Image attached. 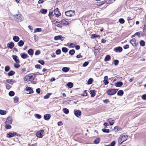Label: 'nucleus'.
<instances>
[{
  "mask_svg": "<svg viewBox=\"0 0 146 146\" xmlns=\"http://www.w3.org/2000/svg\"><path fill=\"white\" fill-rule=\"evenodd\" d=\"M115 142L114 141H113L110 145V146H114L115 144Z\"/></svg>",
  "mask_w": 146,
  "mask_h": 146,
  "instance_id": "nucleus-63",
  "label": "nucleus"
},
{
  "mask_svg": "<svg viewBox=\"0 0 146 146\" xmlns=\"http://www.w3.org/2000/svg\"><path fill=\"white\" fill-rule=\"evenodd\" d=\"M111 59L110 56L108 55L106 56L104 59V60L105 62L109 61Z\"/></svg>",
  "mask_w": 146,
  "mask_h": 146,
  "instance_id": "nucleus-19",
  "label": "nucleus"
},
{
  "mask_svg": "<svg viewBox=\"0 0 146 146\" xmlns=\"http://www.w3.org/2000/svg\"><path fill=\"white\" fill-rule=\"evenodd\" d=\"M119 60H114V64L115 66H117L119 63Z\"/></svg>",
  "mask_w": 146,
  "mask_h": 146,
  "instance_id": "nucleus-48",
  "label": "nucleus"
},
{
  "mask_svg": "<svg viewBox=\"0 0 146 146\" xmlns=\"http://www.w3.org/2000/svg\"><path fill=\"white\" fill-rule=\"evenodd\" d=\"M123 94V92L122 90H119L117 93V95L120 96H122Z\"/></svg>",
  "mask_w": 146,
  "mask_h": 146,
  "instance_id": "nucleus-24",
  "label": "nucleus"
},
{
  "mask_svg": "<svg viewBox=\"0 0 146 146\" xmlns=\"http://www.w3.org/2000/svg\"><path fill=\"white\" fill-rule=\"evenodd\" d=\"M13 16L15 17V19L18 22H21L23 19V16L19 13L14 15Z\"/></svg>",
  "mask_w": 146,
  "mask_h": 146,
  "instance_id": "nucleus-3",
  "label": "nucleus"
},
{
  "mask_svg": "<svg viewBox=\"0 0 146 146\" xmlns=\"http://www.w3.org/2000/svg\"><path fill=\"white\" fill-rule=\"evenodd\" d=\"M86 90H85L84 93L81 95L82 96H86L87 95V93L86 92Z\"/></svg>",
  "mask_w": 146,
  "mask_h": 146,
  "instance_id": "nucleus-64",
  "label": "nucleus"
},
{
  "mask_svg": "<svg viewBox=\"0 0 146 146\" xmlns=\"http://www.w3.org/2000/svg\"><path fill=\"white\" fill-rule=\"evenodd\" d=\"M42 31L40 28H37L34 29V33H36L37 32H41Z\"/></svg>",
  "mask_w": 146,
  "mask_h": 146,
  "instance_id": "nucleus-32",
  "label": "nucleus"
},
{
  "mask_svg": "<svg viewBox=\"0 0 146 146\" xmlns=\"http://www.w3.org/2000/svg\"><path fill=\"white\" fill-rule=\"evenodd\" d=\"M67 85V86L70 88H72L73 86V84L71 82H69L68 83Z\"/></svg>",
  "mask_w": 146,
  "mask_h": 146,
  "instance_id": "nucleus-29",
  "label": "nucleus"
},
{
  "mask_svg": "<svg viewBox=\"0 0 146 146\" xmlns=\"http://www.w3.org/2000/svg\"><path fill=\"white\" fill-rule=\"evenodd\" d=\"M21 56L22 58L25 59L27 58L28 55L27 54H25V53H23L21 55Z\"/></svg>",
  "mask_w": 146,
  "mask_h": 146,
  "instance_id": "nucleus-26",
  "label": "nucleus"
},
{
  "mask_svg": "<svg viewBox=\"0 0 146 146\" xmlns=\"http://www.w3.org/2000/svg\"><path fill=\"white\" fill-rule=\"evenodd\" d=\"M24 44V42L22 40H20L18 42V45L20 47L22 46Z\"/></svg>",
  "mask_w": 146,
  "mask_h": 146,
  "instance_id": "nucleus-23",
  "label": "nucleus"
},
{
  "mask_svg": "<svg viewBox=\"0 0 146 146\" xmlns=\"http://www.w3.org/2000/svg\"><path fill=\"white\" fill-rule=\"evenodd\" d=\"M89 64L88 62H86L84 63L83 64V66L84 67H86Z\"/></svg>",
  "mask_w": 146,
  "mask_h": 146,
  "instance_id": "nucleus-59",
  "label": "nucleus"
},
{
  "mask_svg": "<svg viewBox=\"0 0 146 146\" xmlns=\"http://www.w3.org/2000/svg\"><path fill=\"white\" fill-rule=\"evenodd\" d=\"M14 44L13 42L9 43L7 44V47L10 49H12L14 46Z\"/></svg>",
  "mask_w": 146,
  "mask_h": 146,
  "instance_id": "nucleus-13",
  "label": "nucleus"
},
{
  "mask_svg": "<svg viewBox=\"0 0 146 146\" xmlns=\"http://www.w3.org/2000/svg\"><path fill=\"white\" fill-rule=\"evenodd\" d=\"M108 121L111 125H112L114 123L113 120H112L111 119H109L108 120Z\"/></svg>",
  "mask_w": 146,
  "mask_h": 146,
  "instance_id": "nucleus-35",
  "label": "nucleus"
},
{
  "mask_svg": "<svg viewBox=\"0 0 146 146\" xmlns=\"http://www.w3.org/2000/svg\"><path fill=\"white\" fill-rule=\"evenodd\" d=\"M13 39L15 41L17 42L19 40V38L18 36H15L13 37Z\"/></svg>",
  "mask_w": 146,
  "mask_h": 146,
  "instance_id": "nucleus-18",
  "label": "nucleus"
},
{
  "mask_svg": "<svg viewBox=\"0 0 146 146\" xmlns=\"http://www.w3.org/2000/svg\"><path fill=\"white\" fill-rule=\"evenodd\" d=\"M51 95L50 93H48L47 95L44 96V99H48Z\"/></svg>",
  "mask_w": 146,
  "mask_h": 146,
  "instance_id": "nucleus-47",
  "label": "nucleus"
},
{
  "mask_svg": "<svg viewBox=\"0 0 146 146\" xmlns=\"http://www.w3.org/2000/svg\"><path fill=\"white\" fill-rule=\"evenodd\" d=\"M146 32V22L144 24V27H143V32Z\"/></svg>",
  "mask_w": 146,
  "mask_h": 146,
  "instance_id": "nucleus-62",
  "label": "nucleus"
},
{
  "mask_svg": "<svg viewBox=\"0 0 146 146\" xmlns=\"http://www.w3.org/2000/svg\"><path fill=\"white\" fill-rule=\"evenodd\" d=\"M136 40L134 38H132L130 41V43L133 46L136 45L135 44Z\"/></svg>",
  "mask_w": 146,
  "mask_h": 146,
  "instance_id": "nucleus-20",
  "label": "nucleus"
},
{
  "mask_svg": "<svg viewBox=\"0 0 146 146\" xmlns=\"http://www.w3.org/2000/svg\"><path fill=\"white\" fill-rule=\"evenodd\" d=\"M6 113V111L1 110H0V114L2 115H5Z\"/></svg>",
  "mask_w": 146,
  "mask_h": 146,
  "instance_id": "nucleus-37",
  "label": "nucleus"
},
{
  "mask_svg": "<svg viewBox=\"0 0 146 146\" xmlns=\"http://www.w3.org/2000/svg\"><path fill=\"white\" fill-rule=\"evenodd\" d=\"M93 81V79L92 78H89L87 82V84H92V82Z\"/></svg>",
  "mask_w": 146,
  "mask_h": 146,
  "instance_id": "nucleus-39",
  "label": "nucleus"
},
{
  "mask_svg": "<svg viewBox=\"0 0 146 146\" xmlns=\"http://www.w3.org/2000/svg\"><path fill=\"white\" fill-rule=\"evenodd\" d=\"M119 22L121 24H123L125 22V21L123 19L120 18L119 19Z\"/></svg>",
  "mask_w": 146,
  "mask_h": 146,
  "instance_id": "nucleus-46",
  "label": "nucleus"
},
{
  "mask_svg": "<svg viewBox=\"0 0 146 146\" xmlns=\"http://www.w3.org/2000/svg\"><path fill=\"white\" fill-rule=\"evenodd\" d=\"M140 45L142 46H143L145 45V42L144 41L141 40L140 42Z\"/></svg>",
  "mask_w": 146,
  "mask_h": 146,
  "instance_id": "nucleus-43",
  "label": "nucleus"
},
{
  "mask_svg": "<svg viewBox=\"0 0 146 146\" xmlns=\"http://www.w3.org/2000/svg\"><path fill=\"white\" fill-rule=\"evenodd\" d=\"M76 44V42L70 43V46L71 47L74 48V46H75Z\"/></svg>",
  "mask_w": 146,
  "mask_h": 146,
  "instance_id": "nucleus-51",
  "label": "nucleus"
},
{
  "mask_svg": "<svg viewBox=\"0 0 146 146\" xmlns=\"http://www.w3.org/2000/svg\"><path fill=\"white\" fill-rule=\"evenodd\" d=\"M74 112L75 115L77 117L80 116L81 115V111L80 110H75Z\"/></svg>",
  "mask_w": 146,
  "mask_h": 146,
  "instance_id": "nucleus-8",
  "label": "nucleus"
},
{
  "mask_svg": "<svg viewBox=\"0 0 146 146\" xmlns=\"http://www.w3.org/2000/svg\"><path fill=\"white\" fill-rule=\"evenodd\" d=\"M54 15L56 17H58L61 15L59 11H58V8H57L54 9Z\"/></svg>",
  "mask_w": 146,
  "mask_h": 146,
  "instance_id": "nucleus-7",
  "label": "nucleus"
},
{
  "mask_svg": "<svg viewBox=\"0 0 146 146\" xmlns=\"http://www.w3.org/2000/svg\"><path fill=\"white\" fill-rule=\"evenodd\" d=\"M60 35L55 36L54 38V39L56 40L60 39Z\"/></svg>",
  "mask_w": 146,
  "mask_h": 146,
  "instance_id": "nucleus-54",
  "label": "nucleus"
},
{
  "mask_svg": "<svg viewBox=\"0 0 146 146\" xmlns=\"http://www.w3.org/2000/svg\"><path fill=\"white\" fill-rule=\"evenodd\" d=\"M12 122V117H7L6 121L5 122V124H11Z\"/></svg>",
  "mask_w": 146,
  "mask_h": 146,
  "instance_id": "nucleus-9",
  "label": "nucleus"
},
{
  "mask_svg": "<svg viewBox=\"0 0 146 146\" xmlns=\"http://www.w3.org/2000/svg\"><path fill=\"white\" fill-rule=\"evenodd\" d=\"M5 127L7 129H10L11 128V126L9 125V124H5Z\"/></svg>",
  "mask_w": 146,
  "mask_h": 146,
  "instance_id": "nucleus-49",
  "label": "nucleus"
},
{
  "mask_svg": "<svg viewBox=\"0 0 146 146\" xmlns=\"http://www.w3.org/2000/svg\"><path fill=\"white\" fill-rule=\"evenodd\" d=\"M15 74V72L13 70H11L8 73V75L9 76H12L14 75Z\"/></svg>",
  "mask_w": 146,
  "mask_h": 146,
  "instance_id": "nucleus-25",
  "label": "nucleus"
},
{
  "mask_svg": "<svg viewBox=\"0 0 146 146\" xmlns=\"http://www.w3.org/2000/svg\"><path fill=\"white\" fill-rule=\"evenodd\" d=\"M62 70L63 72H66L69 71V68L66 67H64L62 68Z\"/></svg>",
  "mask_w": 146,
  "mask_h": 146,
  "instance_id": "nucleus-27",
  "label": "nucleus"
},
{
  "mask_svg": "<svg viewBox=\"0 0 146 146\" xmlns=\"http://www.w3.org/2000/svg\"><path fill=\"white\" fill-rule=\"evenodd\" d=\"M118 90V89H109L107 91V93L108 95L111 96L115 94Z\"/></svg>",
  "mask_w": 146,
  "mask_h": 146,
  "instance_id": "nucleus-4",
  "label": "nucleus"
},
{
  "mask_svg": "<svg viewBox=\"0 0 146 146\" xmlns=\"http://www.w3.org/2000/svg\"><path fill=\"white\" fill-rule=\"evenodd\" d=\"M35 116L38 119H40L41 118V115L38 114H35Z\"/></svg>",
  "mask_w": 146,
  "mask_h": 146,
  "instance_id": "nucleus-55",
  "label": "nucleus"
},
{
  "mask_svg": "<svg viewBox=\"0 0 146 146\" xmlns=\"http://www.w3.org/2000/svg\"><path fill=\"white\" fill-rule=\"evenodd\" d=\"M47 11V10L45 9H42L40 11V12L42 14H46Z\"/></svg>",
  "mask_w": 146,
  "mask_h": 146,
  "instance_id": "nucleus-28",
  "label": "nucleus"
},
{
  "mask_svg": "<svg viewBox=\"0 0 146 146\" xmlns=\"http://www.w3.org/2000/svg\"><path fill=\"white\" fill-rule=\"evenodd\" d=\"M128 136L127 135H120L119 139L118 140V143L121 144L123 141H126L128 139Z\"/></svg>",
  "mask_w": 146,
  "mask_h": 146,
  "instance_id": "nucleus-2",
  "label": "nucleus"
},
{
  "mask_svg": "<svg viewBox=\"0 0 146 146\" xmlns=\"http://www.w3.org/2000/svg\"><path fill=\"white\" fill-rule=\"evenodd\" d=\"M61 51L60 49H58L56 51V53L57 55H59L61 53Z\"/></svg>",
  "mask_w": 146,
  "mask_h": 146,
  "instance_id": "nucleus-50",
  "label": "nucleus"
},
{
  "mask_svg": "<svg viewBox=\"0 0 146 146\" xmlns=\"http://www.w3.org/2000/svg\"><path fill=\"white\" fill-rule=\"evenodd\" d=\"M35 78V76L34 74H30L25 76L24 80L27 82L32 81L34 80Z\"/></svg>",
  "mask_w": 146,
  "mask_h": 146,
  "instance_id": "nucleus-1",
  "label": "nucleus"
},
{
  "mask_svg": "<svg viewBox=\"0 0 146 146\" xmlns=\"http://www.w3.org/2000/svg\"><path fill=\"white\" fill-rule=\"evenodd\" d=\"M26 91L28 92L27 93L31 94L33 92V90L31 87H27L26 88Z\"/></svg>",
  "mask_w": 146,
  "mask_h": 146,
  "instance_id": "nucleus-10",
  "label": "nucleus"
},
{
  "mask_svg": "<svg viewBox=\"0 0 146 146\" xmlns=\"http://www.w3.org/2000/svg\"><path fill=\"white\" fill-rule=\"evenodd\" d=\"M28 54L32 56L33 54L34 51L32 49H30L27 51Z\"/></svg>",
  "mask_w": 146,
  "mask_h": 146,
  "instance_id": "nucleus-16",
  "label": "nucleus"
},
{
  "mask_svg": "<svg viewBox=\"0 0 146 146\" xmlns=\"http://www.w3.org/2000/svg\"><path fill=\"white\" fill-rule=\"evenodd\" d=\"M10 69V67L9 66H6L5 67V70L6 72H8Z\"/></svg>",
  "mask_w": 146,
  "mask_h": 146,
  "instance_id": "nucleus-44",
  "label": "nucleus"
},
{
  "mask_svg": "<svg viewBox=\"0 0 146 146\" xmlns=\"http://www.w3.org/2000/svg\"><path fill=\"white\" fill-rule=\"evenodd\" d=\"M90 93L91 95V97H94L95 96V92L94 90H91L90 91Z\"/></svg>",
  "mask_w": 146,
  "mask_h": 146,
  "instance_id": "nucleus-22",
  "label": "nucleus"
},
{
  "mask_svg": "<svg viewBox=\"0 0 146 146\" xmlns=\"http://www.w3.org/2000/svg\"><path fill=\"white\" fill-rule=\"evenodd\" d=\"M114 50L116 52H121L122 51V49L121 47L119 46L115 48Z\"/></svg>",
  "mask_w": 146,
  "mask_h": 146,
  "instance_id": "nucleus-12",
  "label": "nucleus"
},
{
  "mask_svg": "<svg viewBox=\"0 0 146 146\" xmlns=\"http://www.w3.org/2000/svg\"><path fill=\"white\" fill-rule=\"evenodd\" d=\"M6 88L8 90L11 87V86L8 84H6Z\"/></svg>",
  "mask_w": 146,
  "mask_h": 146,
  "instance_id": "nucleus-61",
  "label": "nucleus"
},
{
  "mask_svg": "<svg viewBox=\"0 0 146 146\" xmlns=\"http://www.w3.org/2000/svg\"><path fill=\"white\" fill-rule=\"evenodd\" d=\"M62 51L64 52H66L68 51V49L66 47H63L62 48Z\"/></svg>",
  "mask_w": 146,
  "mask_h": 146,
  "instance_id": "nucleus-41",
  "label": "nucleus"
},
{
  "mask_svg": "<svg viewBox=\"0 0 146 146\" xmlns=\"http://www.w3.org/2000/svg\"><path fill=\"white\" fill-rule=\"evenodd\" d=\"M44 130H42L39 131H38L36 133V136L40 138H42L43 137L42 134L44 132Z\"/></svg>",
  "mask_w": 146,
  "mask_h": 146,
  "instance_id": "nucleus-6",
  "label": "nucleus"
},
{
  "mask_svg": "<svg viewBox=\"0 0 146 146\" xmlns=\"http://www.w3.org/2000/svg\"><path fill=\"white\" fill-rule=\"evenodd\" d=\"M9 95L10 96H13L15 95V93L13 91H11L9 92Z\"/></svg>",
  "mask_w": 146,
  "mask_h": 146,
  "instance_id": "nucleus-42",
  "label": "nucleus"
},
{
  "mask_svg": "<svg viewBox=\"0 0 146 146\" xmlns=\"http://www.w3.org/2000/svg\"><path fill=\"white\" fill-rule=\"evenodd\" d=\"M6 82L11 84H13L15 82V81L12 79H7L6 80Z\"/></svg>",
  "mask_w": 146,
  "mask_h": 146,
  "instance_id": "nucleus-15",
  "label": "nucleus"
},
{
  "mask_svg": "<svg viewBox=\"0 0 146 146\" xmlns=\"http://www.w3.org/2000/svg\"><path fill=\"white\" fill-rule=\"evenodd\" d=\"M14 136H17V137H19V136H21V135L20 134H19L18 133H17L16 132H14Z\"/></svg>",
  "mask_w": 146,
  "mask_h": 146,
  "instance_id": "nucleus-60",
  "label": "nucleus"
},
{
  "mask_svg": "<svg viewBox=\"0 0 146 146\" xmlns=\"http://www.w3.org/2000/svg\"><path fill=\"white\" fill-rule=\"evenodd\" d=\"M75 52V51L74 49L70 50L69 52V54L72 55H73L74 54Z\"/></svg>",
  "mask_w": 146,
  "mask_h": 146,
  "instance_id": "nucleus-40",
  "label": "nucleus"
},
{
  "mask_svg": "<svg viewBox=\"0 0 146 146\" xmlns=\"http://www.w3.org/2000/svg\"><path fill=\"white\" fill-rule=\"evenodd\" d=\"M18 63H15L14 64V66L16 68H18L20 66V65L18 64Z\"/></svg>",
  "mask_w": 146,
  "mask_h": 146,
  "instance_id": "nucleus-53",
  "label": "nucleus"
},
{
  "mask_svg": "<svg viewBox=\"0 0 146 146\" xmlns=\"http://www.w3.org/2000/svg\"><path fill=\"white\" fill-rule=\"evenodd\" d=\"M142 98L144 100H146V94L143 95L141 96Z\"/></svg>",
  "mask_w": 146,
  "mask_h": 146,
  "instance_id": "nucleus-57",
  "label": "nucleus"
},
{
  "mask_svg": "<svg viewBox=\"0 0 146 146\" xmlns=\"http://www.w3.org/2000/svg\"><path fill=\"white\" fill-rule=\"evenodd\" d=\"M63 110L64 112L66 114H67L69 113V110L67 108H64L63 109Z\"/></svg>",
  "mask_w": 146,
  "mask_h": 146,
  "instance_id": "nucleus-33",
  "label": "nucleus"
},
{
  "mask_svg": "<svg viewBox=\"0 0 146 146\" xmlns=\"http://www.w3.org/2000/svg\"><path fill=\"white\" fill-rule=\"evenodd\" d=\"M14 101L15 103H17L18 101L19 98L17 97H15L13 98Z\"/></svg>",
  "mask_w": 146,
  "mask_h": 146,
  "instance_id": "nucleus-45",
  "label": "nucleus"
},
{
  "mask_svg": "<svg viewBox=\"0 0 146 146\" xmlns=\"http://www.w3.org/2000/svg\"><path fill=\"white\" fill-rule=\"evenodd\" d=\"M40 52L39 50H36L35 53V55H38L39 54H40Z\"/></svg>",
  "mask_w": 146,
  "mask_h": 146,
  "instance_id": "nucleus-56",
  "label": "nucleus"
},
{
  "mask_svg": "<svg viewBox=\"0 0 146 146\" xmlns=\"http://www.w3.org/2000/svg\"><path fill=\"white\" fill-rule=\"evenodd\" d=\"M38 63H40L42 65H44V62L43 60H38Z\"/></svg>",
  "mask_w": 146,
  "mask_h": 146,
  "instance_id": "nucleus-52",
  "label": "nucleus"
},
{
  "mask_svg": "<svg viewBox=\"0 0 146 146\" xmlns=\"http://www.w3.org/2000/svg\"><path fill=\"white\" fill-rule=\"evenodd\" d=\"M12 58L15 61L16 63H19L20 62V61L19 59H18V57L16 55H13L12 56Z\"/></svg>",
  "mask_w": 146,
  "mask_h": 146,
  "instance_id": "nucleus-11",
  "label": "nucleus"
},
{
  "mask_svg": "<svg viewBox=\"0 0 146 146\" xmlns=\"http://www.w3.org/2000/svg\"><path fill=\"white\" fill-rule=\"evenodd\" d=\"M102 131L103 132L106 133H109V132L110 130L108 129H106L105 128L102 129Z\"/></svg>",
  "mask_w": 146,
  "mask_h": 146,
  "instance_id": "nucleus-38",
  "label": "nucleus"
},
{
  "mask_svg": "<svg viewBox=\"0 0 146 146\" xmlns=\"http://www.w3.org/2000/svg\"><path fill=\"white\" fill-rule=\"evenodd\" d=\"M123 84V83L121 82H117L115 84V86L117 87H120Z\"/></svg>",
  "mask_w": 146,
  "mask_h": 146,
  "instance_id": "nucleus-17",
  "label": "nucleus"
},
{
  "mask_svg": "<svg viewBox=\"0 0 146 146\" xmlns=\"http://www.w3.org/2000/svg\"><path fill=\"white\" fill-rule=\"evenodd\" d=\"M14 136V132L13 133L9 132V133L7 134V137L8 138H11Z\"/></svg>",
  "mask_w": 146,
  "mask_h": 146,
  "instance_id": "nucleus-21",
  "label": "nucleus"
},
{
  "mask_svg": "<svg viewBox=\"0 0 146 146\" xmlns=\"http://www.w3.org/2000/svg\"><path fill=\"white\" fill-rule=\"evenodd\" d=\"M65 14L67 16L72 17L75 15V11L72 10L66 11L65 12Z\"/></svg>",
  "mask_w": 146,
  "mask_h": 146,
  "instance_id": "nucleus-5",
  "label": "nucleus"
},
{
  "mask_svg": "<svg viewBox=\"0 0 146 146\" xmlns=\"http://www.w3.org/2000/svg\"><path fill=\"white\" fill-rule=\"evenodd\" d=\"M50 117V115L49 114H46L44 115V119L46 120H48L49 119Z\"/></svg>",
  "mask_w": 146,
  "mask_h": 146,
  "instance_id": "nucleus-14",
  "label": "nucleus"
},
{
  "mask_svg": "<svg viewBox=\"0 0 146 146\" xmlns=\"http://www.w3.org/2000/svg\"><path fill=\"white\" fill-rule=\"evenodd\" d=\"M53 23L55 24L58 27H60V25L59 23L57 22L56 21H53Z\"/></svg>",
  "mask_w": 146,
  "mask_h": 146,
  "instance_id": "nucleus-30",
  "label": "nucleus"
},
{
  "mask_svg": "<svg viewBox=\"0 0 146 146\" xmlns=\"http://www.w3.org/2000/svg\"><path fill=\"white\" fill-rule=\"evenodd\" d=\"M100 37L99 35H97L96 34H93L92 35L91 37L92 38H97L98 37Z\"/></svg>",
  "mask_w": 146,
  "mask_h": 146,
  "instance_id": "nucleus-36",
  "label": "nucleus"
},
{
  "mask_svg": "<svg viewBox=\"0 0 146 146\" xmlns=\"http://www.w3.org/2000/svg\"><path fill=\"white\" fill-rule=\"evenodd\" d=\"M41 66L39 64H36L35 66V67L36 68L40 69Z\"/></svg>",
  "mask_w": 146,
  "mask_h": 146,
  "instance_id": "nucleus-58",
  "label": "nucleus"
},
{
  "mask_svg": "<svg viewBox=\"0 0 146 146\" xmlns=\"http://www.w3.org/2000/svg\"><path fill=\"white\" fill-rule=\"evenodd\" d=\"M61 23H63V24H65L66 25H68L69 23L68 22L66 21V20L64 19L61 20L60 21Z\"/></svg>",
  "mask_w": 146,
  "mask_h": 146,
  "instance_id": "nucleus-31",
  "label": "nucleus"
},
{
  "mask_svg": "<svg viewBox=\"0 0 146 146\" xmlns=\"http://www.w3.org/2000/svg\"><path fill=\"white\" fill-rule=\"evenodd\" d=\"M100 141V139L99 138H97L95 139L94 141V143L95 144H98L99 143Z\"/></svg>",
  "mask_w": 146,
  "mask_h": 146,
  "instance_id": "nucleus-34",
  "label": "nucleus"
}]
</instances>
